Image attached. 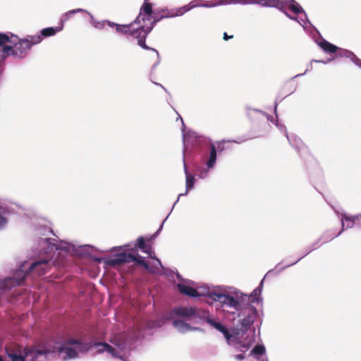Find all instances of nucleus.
I'll return each instance as SVG.
<instances>
[{"instance_id": "24", "label": "nucleus", "mask_w": 361, "mask_h": 361, "mask_svg": "<svg viewBox=\"0 0 361 361\" xmlns=\"http://www.w3.org/2000/svg\"><path fill=\"white\" fill-rule=\"evenodd\" d=\"M6 212V209L0 205V228L4 226L7 223V220L4 216Z\"/></svg>"}, {"instance_id": "31", "label": "nucleus", "mask_w": 361, "mask_h": 361, "mask_svg": "<svg viewBox=\"0 0 361 361\" xmlns=\"http://www.w3.org/2000/svg\"><path fill=\"white\" fill-rule=\"evenodd\" d=\"M79 12H85V11L82 8H77V9H74V10L68 11L66 13V15H71V14H73V13H79Z\"/></svg>"}, {"instance_id": "36", "label": "nucleus", "mask_w": 361, "mask_h": 361, "mask_svg": "<svg viewBox=\"0 0 361 361\" xmlns=\"http://www.w3.org/2000/svg\"><path fill=\"white\" fill-rule=\"evenodd\" d=\"M343 230H344V223H343V221H342V229H341V231H340V232H339V233L336 235V236H338V235H340V234L343 231Z\"/></svg>"}, {"instance_id": "20", "label": "nucleus", "mask_w": 361, "mask_h": 361, "mask_svg": "<svg viewBox=\"0 0 361 361\" xmlns=\"http://www.w3.org/2000/svg\"><path fill=\"white\" fill-rule=\"evenodd\" d=\"M262 286H263V281H261L259 286L252 291V293H251L250 295H247L250 298L249 302H247V300H245V301H244V302H246L247 305H248L249 302H250L251 298H253L252 302H254L255 300H257V298L261 293Z\"/></svg>"}, {"instance_id": "3", "label": "nucleus", "mask_w": 361, "mask_h": 361, "mask_svg": "<svg viewBox=\"0 0 361 361\" xmlns=\"http://www.w3.org/2000/svg\"><path fill=\"white\" fill-rule=\"evenodd\" d=\"M207 297L212 300L219 302L222 304V306L233 308L237 311L242 309L244 301L247 300L249 302L250 300L247 295H243L238 299H235L230 295L216 292H208Z\"/></svg>"}, {"instance_id": "5", "label": "nucleus", "mask_w": 361, "mask_h": 361, "mask_svg": "<svg viewBox=\"0 0 361 361\" xmlns=\"http://www.w3.org/2000/svg\"><path fill=\"white\" fill-rule=\"evenodd\" d=\"M155 11L152 9V4L149 2V0H145L144 4L141 6L140 9L139 15L137 16L135 20H134L135 23L145 25L146 21H152L153 20V16H154Z\"/></svg>"}, {"instance_id": "2", "label": "nucleus", "mask_w": 361, "mask_h": 361, "mask_svg": "<svg viewBox=\"0 0 361 361\" xmlns=\"http://www.w3.org/2000/svg\"><path fill=\"white\" fill-rule=\"evenodd\" d=\"M134 21L126 25H116V31L123 35H129L137 39V44L145 50L150 48L146 44L145 39L150 32V28L147 29L145 25H140L137 28H134Z\"/></svg>"}, {"instance_id": "17", "label": "nucleus", "mask_w": 361, "mask_h": 361, "mask_svg": "<svg viewBox=\"0 0 361 361\" xmlns=\"http://www.w3.org/2000/svg\"><path fill=\"white\" fill-rule=\"evenodd\" d=\"M60 30H61V28H59V27H56V28L52 27H47V28H44L41 30V35H39L43 39V37H48L54 36V35H56V33L57 32H59Z\"/></svg>"}, {"instance_id": "9", "label": "nucleus", "mask_w": 361, "mask_h": 361, "mask_svg": "<svg viewBox=\"0 0 361 361\" xmlns=\"http://www.w3.org/2000/svg\"><path fill=\"white\" fill-rule=\"evenodd\" d=\"M249 313L240 321L241 331L243 333H245L250 329L257 315V310L255 307L249 306Z\"/></svg>"}, {"instance_id": "32", "label": "nucleus", "mask_w": 361, "mask_h": 361, "mask_svg": "<svg viewBox=\"0 0 361 361\" xmlns=\"http://www.w3.org/2000/svg\"><path fill=\"white\" fill-rule=\"evenodd\" d=\"M233 35H228L226 32H224V35H223V39L225 40V41H227L230 39H233Z\"/></svg>"}, {"instance_id": "29", "label": "nucleus", "mask_w": 361, "mask_h": 361, "mask_svg": "<svg viewBox=\"0 0 361 361\" xmlns=\"http://www.w3.org/2000/svg\"><path fill=\"white\" fill-rule=\"evenodd\" d=\"M104 343H101V342H99V343H95L94 344V346H95V347H97V348H98V349H97V352H98L99 353H104V352H105V351H106V348H104V347L102 345H103V344H104Z\"/></svg>"}, {"instance_id": "22", "label": "nucleus", "mask_w": 361, "mask_h": 361, "mask_svg": "<svg viewBox=\"0 0 361 361\" xmlns=\"http://www.w3.org/2000/svg\"><path fill=\"white\" fill-rule=\"evenodd\" d=\"M266 349L263 345H257L250 351V355L253 356L262 355L265 353Z\"/></svg>"}, {"instance_id": "7", "label": "nucleus", "mask_w": 361, "mask_h": 361, "mask_svg": "<svg viewBox=\"0 0 361 361\" xmlns=\"http://www.w3.org/2000/svg\"><path fill=\"white\" fill-rule=\"evenodd\" d=\"M179 13L174 11H170L167 8L161 9V10H156L154 13V16H153V20L151 21L149 25H146L147 29L150 28V32L152 30L153 27L155 26L157 23L162 20L163 18H171L178 16Z\"/></svg>"}, {"instance_id": "33", "label": "nucleus", "mask_w": 361, "mask_h": 361, "mask_svg": "<svg viewBox=\"0 0 361 361\" xmlns=\"http://www.w3.org/2000/svg\"><path fill=\"white\" fill-rule=\"evenodd\" d=\"M235 358L238 360H243L245 359V356L243 354H238L235 355Z\"/></svg>"}, {"instance_id": "1", "label": "nucleus", "mask_w": 361, "mask_h": 361, "mask_svg": "<svg viewBox=\"0 0 361 361\" xmlns=\"http://www.w3.org/2000/svg\"><path fill=\"white\" fill-rule=\"evenodd\" d=\"M42 41L40 35H27L25 38L18 36L9 37L4 33H0V51L5 56H13L15 59H25L29 54L32 46Z\"/></svg>"}, {"instance_id": "13", "label": "nucleus", "mask_w": 361, "mask_h": 361, "mask_svg": "<svg viewBox=\"0 0 361 361\" xmlns=\"http://www.w3.org/2000/svg\"><path fill=\"white\" fill-rule=\"evenodd\" d=\"M173 312L180 317H190L195 315V309L192 307H180L173 310Z\"/></svg>"}, {"instance_id": "30", "label": "nucleus", "mask_w": 361, "mask_h": 361, "mask_svg": "<svg viewBox=\"0 0 361 361\" xmlns=\"http://www.w3.org/2000/svg\"><path fill=\"white\" fill-rule=\"evenodd\" d=\"M34 353H35L36 357H37L38 355H47V353H49V350H35Z\"/></svg>"}, {"instance_id": "10", "label": "nucleus", "mask_w": 361, "mask_h": 361, "mask_svg": "<svg viewBox=\"0 0 361 361\" xmlns=\"http://www.w3.org/2000/svg\"><path fill=\"white\" fill-rule=\"evenodd\" d=\"M177 288L181 294L185 295H188L190 297H194V298L200 297V296H207V293H200V291H198L195 288H194L191 286L183 284V283H178L177 285Z\"/></svg>"}, {"instance_id": "28", "label": "nucleus", "mask_w": 361, "mask_h": 361, "mask_svg": "<svg viewBox=\"0 0 361 361\" xmlns=\"http://www.w3.org/2000/svg\"><path fill=\"white\" fill-rule=\"evenodd\" d=\"M235 343L236 345H238L240 347H241L242 348H245V349H249L251 345H252V343L251 342H249V343H245L238 338H236L235 339Z\"/></svg>"}, {"instance_id": "21", "label": "nucleus", "mask_w": 361, "mask_h": 361, "mask_svg": "<svg viewBox=\"0 0 361 361\" xmlns=\"http://www.w3.org/2000/svg\"><path fill=\"white\" fill-rule=\"evenodd\" d=\"M173 324L179 331H185L190 329L189 324L187 323H185L183 321L180 320V319L173 320Z\"/></svg>"}, {"instance_id": "25", "label": "nucleus", "mask_w": 361, "mask_h": 361, "mask_svg": "<svg viewBox=\"0 0 361 361\" xmlns=\"http://www.w3.org/2000/svg\"><path fill=\"white\" fill-rule=\"evenodd\" d=\"M195 178L192 175L186 173V188L187 190H190L194 187Z\"/></svg>"}, {"instance_id": "4", "label": "nucleus", "mask_w": 361, "mask_h": 361, "mask_svg": "<svg viewBox=\"0 0 361 361\" xmlns=\"http://www.w3.org/2000/svg\"><path fill=\"white\" fill-rule=\"evenodd\" d=\"M136 262L141 265L144 269L151 271L149 266L145 259L138 254L134 255L131 253L121 252L116 255L114 258L105 261V264L110 267L120 266L125 263Z\"/></svg>"}, {"instance_id": "38", "label": "nucleus", "mask_w": 361, "mask_h": 361, "mask_svg": "<svg viewBox=\"0 0 361 361\" xmlns=\"http://www.w3.org/2000/svg\"><path fill=\"white\" fill-rule=\"evenodd\" d=\"M156 259L158 261L159 264H161V261L157 258H156Z\"/></svg>"}, {"instance_id": "34", "label": "nucleus", "mask_w": 361, "mask_h": 361, "mask_svg": "<svg viewBox=\"0 0 361 361\" xmlns=\"http://www.w3.org/2000/svg\"><path fill=\"white\" fill-rule=\"evenodd\" d=\"M108 25L110 26V27H115L116 28V25H118L119 24H116L115 23H112L111 21H108Z\"/></svg>"}, {"instance_id": "12", "label": "nucleus", "mask_w": 361, "mask_h": 361, "mask_svg": "<svg viewBox=\"0 0 361 361\" xmlns=\"http://www.w3.org/2000/svg\"><path fill=\"white\" fill-rule=\"evenodd\" d=\"M77 349H74L69 346H66V344H61L60 347L58 348V351L59 353H64L66 355L63 359H73L78 357Z\"/></svg>"}, {"instance_id": "27", "label": "nucleus", "mask_w": 361, "mask_h": 361, "mask_svg": "<svg viewBox=\"0 0 361 361\" xmlns=\"http://www.w3.org/2000/svg\"><path fill=\"white\" fill-rule=\"evenodd\" d=\"M104 348H106V351L108 352L111 355L116 357L118 355L117 350L113 348L111 345H110L108 343H104L102 345Z\"/></svg>"}, {"instance_id": "8", "label": "nucleus", "mask_w": 361, "mask_h": 361, "mask_svg": "<svg viewBox=\"0 0 361 361\" xmlns=\"http://www.w3.org/2000/svg\"><path fill=\"white\" fill-rule=\"evenodd\" d=\"M207 322L212 326L214 329L223 334L224 336L226 339L228 345L231 344V339L234 336H237L239 334L238 330L235 331L234 334H230L229 331L221 323L214 321L212 319H207Z\"/></svg>"}, {"instance_id": "39", "label": "nucleus", "mask_w": 361, "mask_h": 361, "mask_svg": "<svg viewBox=\"0 0 361 361\" xmlns=\"http://www.w3.org/2000/svg\"><path fill=\"white\" fill-rule=\"evenodd\" d=\"M178 201H179V199H177L176 202H175V204H177V202H178Z\"/></svg>"}, {"instance_id": "19", "label": "nucleus", "mask_w": 361, "mask_h": 361, "mask_svg": "<svg viewBox=\"0 0 361 361\" xmlns=\"http://www.w3.org/2000/svg\"><path fill=\"white\" fill-rule=\"evenodd\" d=\"M216 149L214 145H212L210 147L209 159L207 162L208 168H212L216 162Z\"/></svg>"}, {"instance_id": "15", "label": "nucleus", "mask_w": 361, "mask_h": 361, "mask_svg": "<svg viewBox=\"0 0 361 361\" xmlns=\"http://www.w3.org/2000/svg\"><path fill=\"white\" fill-rule=\"evenodd\" d=\"M318 45L323 49L324 52L328 54H334L337 52L338 50V47L329 42L324 39H322L319 42H318Z\"/></svg>"}, {"instance_id": "35", "label": "nucleus", "mask_w": 361, "mask_h": 361, "mask_svg": "<svg viewBox=\"0 0 361 361\" xmlns=\"http://www.w3.org/2000/svg\"><path fill=\"white\" fill-rule=\"evenodd\" d=\"M181 9H183V11H180V15H182L183 13H184L185 12L189 11V8H186V7H184V8H182Z\"/></svg>"}, {"instance_id": "40", "label": "nucleus", "mask_w": 361, "mask_h": 361, "mask_svg": "<svg viewBox=\"0 0 361 361\" xmlns=\"http://www.w3.org/2000/svg\"><path fill=\"white\" fill-rule=\"evenodd\" d=\"M178 201H179V199H177L176 202H175V204H177V202H178Z\"/></svg>"}, {"instance_id": "16", "label": "nucleus", "mask_w": 361, "mask_h": 361, "mask_svg": "<svg viewBox=\"0 0 361 361\" xmlns=\"http://www.w3.org/2000/svg\"><path fill=\"white\" fill-rule=\"evenodd\" d=\"M136 246L140 248L143 252L149 255L150 257L155 258L152 255L154 252L152 250V247L145 243V240L142 236H140L137 240Z\"/></svg>"}, {"instance_id": "18", "label": "nucleus", "mask_w": 361, "mask_h": 361, "mask_svg": "<svg viewBox=\"0 0 361 361\" xmlns=\"http://www.w3.org/2000/svg\"><path fill=\"white\" fill-rule=\"evenodd\" d=\"M7 356L9 358V360L6 359H4L0 355V361H25V357L21 355H18L17 353L11 351L7 352Z\"/></svg>"}, {"instance_id": "23", "label": "nucleus", "mask_w": 361, "mask_h": 361, "mask_svg": "<svg viewBox=\"0 0 361 361\" xmlns=\"http://www.w3.org/2000/svg\"><path fill=\"white\" fill-rule=\"evenodd\" d=\"M292 4L289 6V10L295 14H299L302 12V9L300 6L294 0H291Z\"/></svg>"}, {"instance_id": "41", "label": "nucleus", "mask_w": 361, "mask_h": 361, "mask_svg": "<svg viewBox=\"0 0 361 361\" xmlns=\"http://www.w3.org/2000/svg\"><path fill=\"white\" fill-rule=\"evenodd\" d=\"M178 201H179V199H177L176 202H175V204H177V202H178Z\"/></svg>"}, {"instance_id": "14", "label": "nucleus", "mask_w": 361, "mask_h": 361, "mask_svg": "<svg viewBox=\"0 0 361 361\" xmlns=\"http://www.w3.org/2000/svg\"><path fill=\"white\" fill-rule=\"evenodd\" d=\"M62 344H66V346L75 345L76 349L80 352H85L90 348L87 344L83 343L80 340L75 338H68Z\"/></svg>"}, {"instance_id": "6", "label": "nucleus", "mask_w": 361, "mask_h": 361, "mask_svg": "<svg viewBox=\"0 0 361 361\" xmlns=\"http://www.w3.org/2000/svg\"><path fill=\"white\" fill-rule=\"evenodd\" d=\"M259 4L263 6L276 7L280 8L282 6L281 0H219V4Z\"/></svg>"}, {"instance_id": "26", "label": "nucleus", "mask_w": 361, "mask_h": 361, "mask_svg": "<svg viewBox=\"0 0 361 361\" xmlns=\"http://www.w3.org/2000/svg\"><path fill=\"white\" fill-rule=\"evenodd\" d=\"M357 218L356 216H348L347 214L342 215V220L350 221V224L347 225V228H352L354 224V221Z\"/></svg>"}, {"instance_id": "37", "label": "nucleus", "mask_w": 361, "mask_h": 361, "mask_svg": "<svg viewBox=\"0 0 361 361\" xmlns=\"http://www.w3.org/2000/svg\"><path fill=\"white\" fill-rule=\"evenodd\" d=\"M208 292H211L210 290H207V289H205L204 288V290L201 292V293H207Z\"/></svg>"}, {"instance_id": "11", "label": "nucleus", "mask_w": 361, "mask_h": 361, "mask_svg": "<svg viewBox=\"0 0 361 361\" xmlns=\"http://www.w3.org/2000/svg\"><path fill=\"white\" fill-rule=\"evenodd\" d=\"M336 54V57L340 58H349L350 61L355 63L357 66L361 67V60L359 59L353 52L338 48Z\"/></svg>"}]
</instances>
